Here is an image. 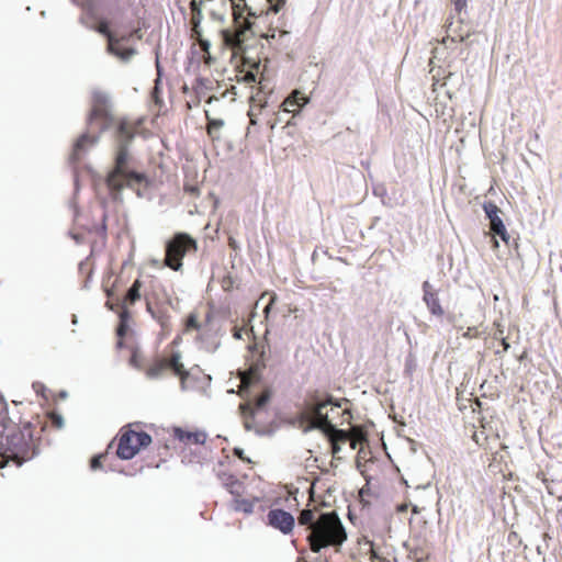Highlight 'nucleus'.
<instances>
[{"label": "nucleus", "instance_id": "obj_6", "mask_svg": "<svg viewBox=\"0 0 562 562\" xmlns=\"http://www.w3.org/2000/svg\"><path fill=\"white\" fill-rule=\"evenodd\" d=\"M248 418L254 417L256 414L266 412L270 398L272 396V390L269 386H263L259 393H255L252 383L258 378V373L261 369L266 368V345H255L254 348L248 347Z\"/></svg>", "mask_w": 562, "mask_h": 562}, {"label": "nucleus", "instance_id": "obj_17", "mask_svg": "<svg viewBox=\"0 0 562 562\" xmlns=\"http://www.w3.org/2000/svg\"><path fill=\"white\" fill-rule=\"evenodd\" d=\"M175 436L184 445H204L206 441V434L200 430L188 431L180 428L175 429Z\"/></svg>", "mask_w": 562, "mask_h": 562}, {"label": "nucleus", "instance_id": "obj_30", "mask_svg": "<svg viewBox=\"0 0 562 562\" xmlns=\"http://www.w3.org/2000/svg\"><path fill=\"white\" fill-rule=\"evenodd\" d=\"M494 331L492 334L493 339L499 340L501 338H504V326L501 322L495 321L493 323Z\"/></svg>", "mask_w": 562, "mask_h": 562}, {"label": "nucleus", "instance_id": "obj_33", "mask_svg": "<svg viewBox=\"0 0 562 562\" xmlns=\"http://www.w3.org/2000/svg\"><path fill=\"white\" fill-rule=\"evenodd\" d=\"M48 418L52 423V425L56 428H60L63 426V417L57 413H49Z\"/></svg>", "mask_w": 562, "mask_h": 562}, {"label": "nucleus", "instance_id": "obj_19", "mask_svg": "<svg viewBox=\"0 0 562 562\" xmlns=\"http://www.w3.org/2000/svg\"><path fill=\"white\" fill-rule=\"evenodd\" d=\"M307 98L299 90H294L284 101V110L295 112L307 103Z\"/></svg>", "mask_w": 562, "mask_h": 562}, {"label": "nucleus", "instance_id": "obj_31", "mask_svg": "<svg viewBox=\"0 0 562 562\" xmlns=\"http://www.w3.org/2000/svg\"><path fill=\"white\" fill-rule=\"evenodd\" d=\"M369 553H370V562H387L386 559L380 557L374 549L373 542L369 541Z\"/></svg>", "mask_w": 562, "mask_h": 562}, {"label": "nucleus", "instance_id": "obj_37", "mask_svg": "<svg viewBox=\"0 0 562 562\" xmlns=\"http://www.w3.org/2000/svg\"><path fill=\"white\" fill-rule=\"evenodd\" d=\"M7 429V416L4 413L0 412V439H2V436Z\"/></svg>", "mask_w": 562, "mask_h": 562}, {"label": "nucleus", "instance_id": "obj_22", "mask_svg": "<svg viewBox=\"0 0 562 562\" xmlns=\"http://www.w3.org/2000/svg\"><path fill=\"white\" fill-rule=\"evenodd\" d=\"M191 13H192V16H191V24H192V29H191V36H200V23H201V20H202V13L201 11L196 8V4L195 2L193 1L191 3Z\"/></svg>", "mask_w": 562, "mask_h": 562}, {"label": "nucleus", "instance_id": "obj_43", "mask_svg": "<svg viewBox=\"0 0 562 562\" xmlns=\"http://www.w3.org/2000/svg\"><path fill=\"white\" fill-rule=\"evenodd\" d=\"M496 235H498L502 240H504L506 244H508V240H509V234L507 233V229L506 227L499 229Z\"/></svg>", "mask_w": 562, "mask_h": 562}, {"label": "nucleus", "instance_id": "obj_3", "mask_svg": "<svg viewBox=\"0 0 562 562\" xmlns=\"http://www.w3.org/2000/svg\"><path fill=\"white\" fill-rule=\"evenodd\" d=\"M233 22L221 31L223 48L231 52L229 63L237 81H246V0H231Z\"/></svg>", "mask_w": 562, "mask_h": 562}, {"label": "nucleus", "instance_id": "obj_51", "mask_svg": "<svg viewBox=\"0 0 562 562\" xmlns=\"http://www.w3.org/2000/svg\"><path fill=\"white\" fill-rule=\"evenodd\" d=\"M494 247H498V241L494 238Z\"/></svg>", "mask_w": 562, "mask_h": 562}, {"label": "nucleus", "instance_id": "obj_1", "mask_svg": "<svg viewBox=\"0 0 562 562\" xmlns=\"http://www.w3.org/2000/svg\"><path fill=\"white\" fill-rule=\"evenodd\" d=\"M144 122V117L115 116L111 112L108 95L101 91L92 93L89 123H97L101 132L114 128L113 135L117 142L114 167L106 177V186L111 191L120 192L124 188H130L139 194L140 187L149 186L145 173L128 169V145L139 133Z\"/></svg>", "mask_w": 562, "mask_h": 562}, {"label": "nucleus", "instance_id": "obj_13", "mask_svg": "<svg viewBox=\"0 0 562 562\" xmlns=\"http://www.w3.org/2000/svg\"><path fill=\"white\" fill-rule=\"evenodd\" d=\"M423 301L431 315L436 317H442L445 315V308L440 303L438 293L434 290L429 281H424L423 283Z\"/></svg>", "mask_w": 562, "mask_h": 562}, {"label": "nucleus", "instance_id": "obj_20", "mask_svg": "<svg viewBox=\"0 0 562 562\" xmlns=\"http://www.w3.org/2000/svg\"><path fill=\"white\" fill-rule=\"evenodd\" d=\"M147 312L159 323L164 330H168L170 328V316L167 312L158 310L155 311L151 306L150 302H146Z\"/></svg>", "mask_w": 562, "mask_h": 562}, {"label": "nucleus", "instance_id": "obj_54", "mask_svg": "<svg viewBox=\"0 0 562 562\" xmlns=\"http://www.w3.org/2000/svg\"><path fill=\"white\" fill-rule=\"evenodd\" d=\"M347 413V415H350V412H348L347 409H344L342 414Z\"/></svg>", "mask_w": 562, "mask_h": 562}, {"label": "nucleus", "instance_id": "obj_15", "mask_svg": "<svg viewBox=\"0 0 562 562\" xmlns=\"http://www.w3.org/2000/svg\"><path fill=\"white\" fill-rule=\"evenodd\" d=\"M125 37L111 40L108 44V50L119 57L123 61L130 60L135 54L136 49L132 47H126L123 45V41Z\"/></svg>", "mask_w": 562, "mask_h": 562}, {"label": "nucleus", "instance_id": "obj_38", "mask_svg": "<svg viewBox=\"0 0 562 562\" xmlns=\"http://www.w3.org/2000/svg\"><path fill=\"white\" fill-rule=\"evenodd\" d=\"M498 341H499V345L502 346V350L496 349L495 355H502V353L506 352L510 347L505 337L501 338Z\"/></svg>", "mask_w": 562, "mask_h": 562}, {"label": "nucleus", "instance_id": "obj_53", "mask_svg": "<svg viewBox=\"0 0 562 562\" xmlns=\"http://www.w3.org/2000/svg\"><path fill=\"white\" fill-rule=\"evenodd\" d=\"M347 413V415H350V412H348L347 409H344L342 414Z\"/></svg>", "mask_w": 562, "mask_h": 562}, {"label": "nucleus", "instance_id": "obj_2", "mask_svg": "<svg viewBox=\"0 0 562 562\" xmlns=\"http://www.w3.org/2000/svg\"><path fill=\"white\" fill-rule=\"evenodd\" d=\"M297 521L310 530L306 539L314 553L328 547L339 548L347 540L346 529L334 510L323 512L314 505L301 510Z\"/></svg>", "mask_w": 562, "mask_h": 562}, {"label": "nucleus", "instance_id": "obj_42", "mask_svg": "<svg viewBox=\"0 0 562 562\" xmlns=\"http://www.w3.org/2000/svg\"><path fill=\"white\" fill-rule=\"evenodd\" d=\"M268 1L270 3V9L276 13L280 10L281 5L284 3V0H277L276 3H274V0H268Z\"/></svg>", "mask_w": 562, "mask_h": 562}, {"label": "nucleus", "instance_id": "obj_21", "mask_svg": "<svg viewBox=\"0 0 562 562\" xmlns=\"http://www.w3.org/2000/svg\"><path fill=\"white\" fill-rule=\"evenodd\" d=\"M98 142V136L90 135V134H82L78 137V139L75 143L74 150L76 154H79L83 149H86L87 146H91Z\"/></svg>", "mask_w": 562, "mask_h": 562}, {"label": "nucleus", "instance_id": "obj_24", "mask_svg": "<svg viewBox=\"0 0 562 562\" xmlns=\"http://www.w3.org/2000/svg\"><path fill=\"white\" fill-rule=\"evenodd\" d=\"M192 38L196 40V42L199 43L202 52L205 54L204 55V61L206 64H210V61H211V56H210L211 44H210V42L207 40L203 38L201 33H200V36H192Z\"/></svg>", "mask_w": 562, "mask_h": 562}, {"label": "nucleus", "instance_id": "obj_26", "mask_svg": "<svg viewBox=\"0 0 562 562\" xmlns=\"http://www.w3.org/2000/svg\"><path fill=\"white\" fill-rule=\"evenodd\" d=\"M130 364L138 370L143 368V357L137 348L132 349Z\"/></svg>", "mask_w": 562, "mask_h": 562}, {"label": "nucleus", "instance_id": "obj_41", "mask_svg": "<svg viewBox=\"0 0 562 562\" xmlns=\"http://www.w3.org/2000/svg\"><path fill=\"white\" fill-rule=\"evenodd\" d=\"M105 306L109 310L116 311L119 313L121 311V301H117V302L106 301Z\"/></svg>", "mask_w": 562, "mask_h": 562}, {"label": "nucleus", "instance_id": "obj_44", "mask_svg": "<svg viewBox=\"0 0 562 562\" xmlns=\"http://www.w3.org/2000/svg\"><path fill=\"white\" fill-rule=\"evenodd\" d=\"M105 220H106V216L103 214L102 215V223H101V226L99 228V233L101 234L102 237H105V232H106Z\"/></svg>", "mask_w": 562, "mask_h": 562}, {"label": "nucleus", "instance_id": "obj_27", "mask_svg": "<svg viewBox=\"0 0 562 562\" xmlns=\"http://www.w3.org/2000/svg\"><path fill=\"white\" fill-rule=\"evenodd\" d=\"M325 403H328L327 412L330 417H334V419H333V422H334L336 419V417L340 415V404L333 403L331 398L321 402L319 404H325Z\"/></svg>", "mask_w": 562, "mask_h": 562}, {"label": "nucleus", "instance_id": "obj_35", "mask_svg": "<svg viewBox=\"0 0 562 562\" xmlns=\"http://www.w3.org/2000/svg\"><path fill=\"white\" fill-rule=\"evenodd\" d=\"M238 374H239L238 394L241 395V393L246 389V371H239Z\"/></svg>", "mask_w": 562, "mask_h": 562}, {"label": "nucleus", "instance_id": "obj_29", "mask_svg": "<svg viewBox=\"0 0 562 562\" xmlns=\"http://www.w3.org/2000/svg\"><path fill=\"white\" fill-rule=\"evenodd\" d=\"M201 328V324L198 321V315L195 313H190L187 322H186V329L187 330H199Z\"/></svg>", "mask_w": 562, "mask_h": 562}, {"label": "nucleus", "instance_id": "obj_47", "mask_svg": "<svg viewBox=\"0 0 562 562\" xmlns=\"http://www.w3.org/2000/svg\"><path fill=\"white\" fill-rule=\"evenodd\" d=\"M228 246L233 249V250H237L239 249V246L237 245L235 238L233 237H229L228 238Z\"/></svg>", "mask_w": 562, "mask_h": 562}, {"label": "nucleus", "instance_id": "obj_18", "mask_svg": "<svg viewBox=\"0 0 562 562\" xmlns=\"http://www.w3.org/2000/svg\"><path fill=\"white\" fill-rule=\"evenodd\" d=\"M472 439L485 451H492L494 449V446L502 447L498 435H493L492 437H488L484 428L474 431L472 435Z\"/></svg>", "mask_w": 562, "mask_h": 562}, {"label": "nucleus", "instance_id": "obj_14", "mask_svg": "<svg viewBox=\"0 0 562 562\" xmlns=\"http://www.w3.org/2000/svg\"><path fill=\"white\" fill-rule=\"evenodd\" d=\"M133 323V316L130 310L127 308H121L119 312V325L116 328V336L119 337V340L116 342V347L119 349L123 348L124 346V338L127 337L132 333V325Z\"/></svg>", "mask_w": 562, "mask_h": 562}, {"label": "nucleus", "instance_id": "obj_34", "mask_svg": "<svg viewBox=\"0 0 562 562\" xmlns=\"http://www.w3.org/2000/svg\"><path fill=\"white\" fill-rule=\"evenodd\" d=\"M490 225H491V231L494 234H496L499 229L505 227V225H504V223H503L501 217L492 218V221L490 222Z\"/></svg>", "mask_w": 562, "mask_h": 562}, {"label": "nucleus", "instance_id": "obj_5", "mask_svg": "<svg viewBox=\"0 0 562 562\" xmlns=\"http://www.w3.org/2000/svg\"><path fill=\"white\" fill-rule=\"evenodd\" d=\"M5 442H0L4 451L2 458L13 460L16 465L32 459L37 452V439L34 437L35 428L30 424L8 427Z\"/></svg>", "mask_w": 562, "mask_h": 562}, {"label": "nucleus", "instance_id": "obj_48", "mask_svg": "<svg viewBox=\"0 0 562 562\" xmlns=\"http://www.w3.org/2000/svg\"><path fill=\"white\" fill-rule=\"evenodd\" d=\"M238 409H239L241 416L245 417V415H246V401L239 403Z\"/></svg>", "mask_w": 562, "mask_h": 562}, {"label": "nucleus", "instance_id": "obj_8", "mask_svg": "<svg viewBox=\"0 0 562 562\" xmlns=\"http://www.w3.org/2000/svg\"><path fill=\"white\" fill-rule=\"evenodd\" d=\"M115 441L116 456L122 460H130L151 443V437L144 430H135L127 426L120 430Z\"/></svg>", "mask_w": 562, "mask_h": 562}, {"label": "nucleus", "instance_id": "obj_12", "mask_svg": "<svg viewBox=\"0 0 562 562\" xmlns=\"http://www.w3.org/2000/svg\"><path fill=\"white\" fill-rule=\"evenodd\" d=\"M267 524L283 535H290L294 529L295 519L291 513L276 508L268 512Z\"/></svg>", "mask_w": 562, "mask_h": 562}, {"label": "nucleus", "instance_id": "obj_9", "mask_svg": "<svg viewBox=\"0 0 562 562\" xmlns=\"http://www.w3.org/2000/svg\"><path fill=\"white\" fill-rule=\"evenodd\" d=\"M198 250L196 240L187 233H176L166 244L165 265L173 271L182 268L186 255Z\"/></svg>", "mask_w": 562, "mask_h": 562}, {"label": "nucleus", "instance_id": "obj_4", "mask_svg": "<svg viewBox=\"0 0 562 562\" xmlns=\"http://www.w3.org/2000/svg\"><path fill=\"white\" fill-rule=\"evenodd\" d=\"M328 403L316 404L306 411V415L313 427L323 430L329 438L333 453H337L340 443L349 442L352 449L367 441L366 434L360 428H352L350 432L336 429L333 419L327 412Z\"/></svg>", "mask_w": 562, "mask_h": 562}, {"label": "nucleus", "instance_id": "obj_32", "mask_svg": "<svg viewBox=\"0 0 562 562\" xmlns=\"http://www.w3.org/2000/svg\"><path fill=\"white\" fill-rule=\"evenodd\" d=\"M221 283L225 291H231L233 289V285L235 283H237V280L233 276L227 274V276L223 277V279L221 280Z\"/></svg>", "mask_w": 562, "mask_h": 562}, {"label": "nucleus", "instance_id": "obj_50", "mask_svg": "<svg viewBox=\"0 0 562 562\" xmlns=\"http://www.w3.org/2000/svg\"><path fill=\"white\" fill-rule=\"evenodd\" d=\"M296 562H307L304 558H299Z\"/></svg>", "mask_w": 562, "mask_h": 562}, {"label": "nucleus", "instance_id": "obj_11", "mask_svg": "<svg viewBox=\"0 0 562 562\" xmlns=\"http://www.w3.org/2000/svg\"><path fill=\"white\" fill-rule=\"evenodd\" d=\"M220 479L225 488L233 496L232 508L235 512H246V485L243 480L237 479L234 474L222 473Z\"/></svg>", "mask_w": 562, "mask_h": 562}, {"label": "nucleus", "instance_id": "obj_39", "mask_svg": "<svg viewBox=\"0 0 562 562\" xmlns=\"http://www.w3.org/2000/svg\"><path fill=\"white\" fill-rule=\"evenodd\" d=\"M222 126V121H210L207 124V133L211 135L214 130H218Z\"/></svg>", "mask_w": 562, "mask_h": 562}, {"label": "nucleus", "instance_id": "obj_46", "mask_svg": "<svg viewBox=\"0 0 562 562\" xmlns=\"http://www.w3.org/2000/svg\"><path fill=\"white\" fill-rule=\"evenodd\" d=\"M244 327H237L235 326L233 328V336L237 339H240L241 338V331H243Z\"/></svg>", "mask_w": 562, "mask_h": 562}, {"label": "nucleus", "instance_id": "obj_25", "mask_svg": "<svg viewBox=\"0 0 562 562\" xmlns=\"http://www.w3.org/2000/svg\"><path fill=\"white\" fill-rule=\"evenodd\" d=\"M95 31L104 36H106L108 38V44L110 43L111 40H114L115 36L113 35V33L110 31V27H109V23L105 21V20H102L99 22V24L97 25L95 27Z\"/></svg>", "mask_w": 562, "mask_h": 562}, {"label": "nucleus", "instance_id": "obj_49", "mask_svg": "<svg viewBox=\"0 0 562 562\" xmlns=\"http://www.w3.org/2000/svg\"><path fill=\"white\" fill-rule=\"evenodd\" d=\"M234 451H235V454H236L239 459H241V460H246V458L243 456V450H241V449H237V448H235V449H234Z\"/></svg>", "mask_w": 562, "mask_h": 562}, {"label": "nucleus", "instance_id": "obj_28", "mask_svg": "<svg viewBox=\"0 0 562 562\" xmlns=\"http://www.w3.org/2000/svg\"><path fill=\"white\" fill-rule=\"evenodd\" d=\"M151 100L156 105L161 106L162 105V99H161V89H160V79H156L155 86L151 91Z\"/></svg>", "mask_w": 562, "mask_h": 562}, {"label": "nucleus", "instance_id": "obj_45", "mask_svg": "<svg viewBox=\"0 0 562 562\" xmlns=\"http://www.w3.org/2000/svg\"><path fill=\"white\" fill-rule=\"evenodd\" d=\"M467 5V0H454V7L460 12Z\"/></svg>", "mask_w": 562, "mask_h": 562}, {"label": "nucleus", "instance_id": "obj_36", "mask_svg": "<svg viewBox=\"0 0 562 562\" xmlns=\"http://www.w3.org/2000/svg\"><path fill=\"white\" fill-rule=\"evenodd\" d=\"M480 336V331L477 327H468V329L464 331L463 337L467 338H477Z\"/></svg>", "mask_w": 562, "mask_h": 562}, {"label": "nucleus", "instance_id": "obj_52", "mask_svg": "<svg viewBox=\"0 0 562 562\" xmlns=\"http://www.w3.org/2000/svg\"><path fill=\"white\" fill-rule=\"evenodd\" d=\"M247 27H248V31H250V30H251V24H250V22H248Z\"/></svg>", "mask_w": 562, "mask_h": 562}, {"label": "nucleus", "instance_id": "obj_16", "mask_svg": "<svg viewBox=\"0 0 562 562\" xmlns=\"http://www.w3.org/2000/svg\"><path fill=\"white\" fill-rule=\"evenodd\" d=\"M142 288L143 282L140 279H136L130 289L126 291L125 295L121 300V308L130 310L136 302L142 299Z\"/></svg>", "mask_w": 562, "mask_h": 562}, {"label": "nucleus", "instance_id": "obj_23", "mask_svg": "<svg viewBox=\"0 0 562 562\" xmlns=\"http://www.w3.org/2000/svg\"><path fill=\"white\" fill-rule=\"evenodd\" d=\"M483 210L487 216V218L490 220V222L492 221V218H498L499 217V207L494 203V202H485L483 204Z\"/></svg>", "mask_w": 562, "mask_h": 562}, {"label": "nucleus", "instance_id": "obj_10", "mask_svg": "<svg viewBox=\"0 0 562 562\" xmlns=\"http://www.w3.org/2000/svg\"><path fill=\"white\" fill-rule=\"evenodd\" d=\"M258 63L248 61V87L251 89L248 101L251 108H263L267 103V90H270L269 82L265 77V69L259 71Z\"/></svg>", "mask_w": 562, "mask_h": 562}, {"label": "nucleus", "instance_id": "obj_40", "mask_svg": "<svg viewBox=\"0 0 562 562\" xmlns=\"http://www.w3.org/2000/svg\"><path fill=\"white\" fill-rule=\"evenodd\" d=\"M103 456L99 454V456H95L91 459L90 461V467L92 470H97L99 468H101V459H102Z\"/></svg>", "mask_w": 562, "mask_h": 562}, {"label": "nucleus", "instance_id": "obj_7", "mask_svg": "<svg viewBox=\"0 0 562 562\" xmlns=\"http://www.w3.org/2000/svg\"><path fill=\"white\" fill-rule=\"evenodd\" d=\"M168 372L179 378L181 387L184 390L186 381L188 380L190 373L184 368L181 361V353L179 351H172L170 355L156 357L145 369V374L149 379L161 378Z\"/></svg>", "mask_w": 562, "mask_h": 562}]
</instances>
